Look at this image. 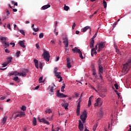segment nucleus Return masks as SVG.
<instances>
[{"label":"nucleus","instance_id":"1","mask_svg":"<svg viewBox=\"0 0 131 131\" xmlns=\"http://www.w3.org/2000/svg\"><path fill=\"white\" fill-rule=\"evenodd\" d=\"M129 65H131V59L128 60V62L124 64L123 68L122 70V73L124 74H127V72L129 71Z\"/></svg>","mask_w":131,"mask_h":131},{"label":"nucleus","instance_id":"2","mask_svg":"<svg viewBox=\"0 0 131 131\" xmlns=\"http://www.w3.org/2000/svg\"><path fill=\"white\" fill-rule=\"evenodd\" d=\"M26 73H19L17 71H13L11 73H9L10 76H12V75H15V76H17V75H19V76H23L24 77H25L26 76Z\"/></svg>","mask_w":131,"mask_h":131},{"label":"nucleus","instance_id":"3","mask_svg":"<svg viewBox=\"0 0 131 131\" xmlns=\"http://www.w3.org/2000/svg\"><path fill=\"white\" fill-rule=\"evenodd\" d=\"M49 89H50L49 90V94L52 96V95H54V91L55 90H56V85L54 83H52L51 85H49L48 87Z\"/></svg>","mask_w":131,"mask_h":131},{"label":"nucleus","instance_id":"4","mask_svg":"<svg viewBox=\"0 0 131 131\" xmlns=\"http://www.w3.org/2000/svg\"><path fill=\"white\" fill-rule=\"evenodd\" d=\"M104 70V68L100 64H98V75L100 78L102 80L103 79V77L102 76V74H103V71Z\"/></svg>","mask_w":131,"mask_h":131},{"label":"nucleus","instance_id":"5","mask_svg":"<svg viewBox=\"0 0 131 131\" xmlns=\"http://www.w3.org/2000/svg\"><path fill=\"white\" fill-rule=\"evenodd\" d=\"M88 118V114L86 113V111L84 110L82 114L80 116V119L83 121V123H84L85 122V120H86V118Z\"/></svg>","mask_w":131,"mask_h":131},{"label":"nucleus","instance_id":"6","mask_svg":"<svg viewBox=\"0 0 131 131\" xmlns=\"http://www.w3.org/2000/svg\"><path fill=\"white\" fill-rule=\"evenodd\" d=\"M91 72L94 78H98V74H97V70L96 69V68L94 64H92Z\"/></svg>","mask_w":131,"mask_h":131},{"label":"nucleus","instance_id":"7","mask_svg":"<svg viewBox=\"0 0 131 131\" xmlns=\"http://www.w3.org/2000/svg\"><path fill=\"white\" fill-rule=\"evenodd\" d=\"M42 56H43V58L46 61H47L48 62L50 61V56L49 52L47 51H45L42 54Z\"/></svg>","mask_w":131,"mask_h":131},{"label":"nucleus","instance_id":"8","mask_svg":"<svg viewBox=\"0 0 131 131\" xmlns=\"http://www.w3.org/2000/svg\"><path fill=\"white\" fill-rule=\"evenodd\" d=\"M103 104V100H102V98L99 97L97 98V99L96 100V103H95V106H102Z\"/></svg>","mask_w":131,"mask_h":131},{"label":"nucleus","instance_id":"9","mask_svg":"<svg viewBox=\"0 0 131 131\" xmlns=\"http://www.w3.org/2000/svg\"><path fill=\"white\" fill-rule=\"evenodd\" d=\"M25 116V113L23 112H20L14 116L15 119L17 117H24Z\"/></svg>","mask_w":131,"mask_h":131},{"label":"nucleus","instance_id":"10","mask_svg":"<svg viewBox=\"0 0 131 131\" xmlns=\"http://www.w3.org/2000/svg\"><path fill=\"white\" fill-rule=\"evenodd\" d=\"M63 42L66 48H68L69 46V42H68V38L67 37H66L64 38L63 39Z\"/></svg>","mask_w":131,"mask_h":131},{"label":"nucleus","instance_id":"11","mask_svg":"<svg viewBox=\"0 0 131 131\" xmlns=\"http://www.w3.org/2000/svg\"><path fill=\"white\" fill-rule=\"evenodd\" d=\"M55 76H56L57 78H60V80H59V82L62 81V80H63V79H62V77H61L60 72L55 73Z\"/></svg>","mask_w":131,"mask_h":131},{"label":"nucleus","instance_id":"12","mask_svg":"<svg viewBox=\"0 0 131 131\" xmlns=\"http://www.w3.org/2000/svg\"><path fill=\"white\" fill-rule=\"evenodd\" d=\"M78 127L80 130H83V124H82V122H81V121L80 120H79Z\"/></svg>","mask_w":131,"mask_h":131},{"label":"nucleus","instance_id":"13","mask_svg":"<svg viewBox=\"0 0 131 131\" xmlns=\"http://www.w3.org/2000/svg\"><path fill=\"white\" fill-rule=\"evenodd\" d=\"M18 45H19V46H20L21 48H23L24 49L26 48V46H25V40L19 41Z\"/></svg>","mask_w":131,"mask_h":131},{"label":"nucleus","instance_id":"14","mask_svg":"<svg viewBox=\"0 0 131 131\" xmlns=\"http://www.w3.org/2000/svg\"><path fill=\"white\" fill-rule=\"evenodd\" d=\"M88 29H90V33H91V32L92 31V28H91V27L90 26L85 27L82 29V32H85Z\"/></svg>","mask_w":131,"mask_h":131},{"label":"nucleus","instance_id":"15","mask_svg":"<svg viewBox=\"0 0 131 131\" xmlns=\"http://www.w3.org/2000/svg\"><path fill=\"white\" fill-rule=\"evenodd\" d=\"M61 105L62 106V107H63V108H64V109L66 110H67V109H68V106H69V103H61Z\"/></svg>","mask_w":131,"mask_h":131},{"label":"nucleus","instance_id":"16","mask_svg":"<svg viewBox=\"0 0 131 131\" xmlns=\"http://www.w3.org/2000/svg\"><path fill=\"white\" fill-rule=\"evenodd\" d=\"M40 122H43V123H45L46 124H48V125H50V122L49 121L46 120L45 118H42L39 120Z\"/></svg>","mask_w":131,"mask_h":131},{"label":"nucleus","instance_id":"17","mask_svg":"<svg viewBox=\"0 0 131 131\" xmlns=\"http://www.w3.org/2000/svg\"><path fill=\"white\" fill-rule=\"evenodd\" d=\"M72 51L73 53H74V54H75V53H79L81 51L80 49H78L77 47H75L74 48L72 49Z\"/></svg>","mask_w":131,"mask_h":131},{"label":"nucleus","instance_id":"18","mask_svg":"<svg viewBox=\"0 0 131 131\" xmlns=\"http://www.w3.org/2000/svg\"><path fill=\"white\" fill-rule=\"evenodd\" d=\"M57 97H58V98H66V97H68V96L63 93H58V95H57Z\"/></svg>","mask_w":131,"mask_h":131},{"label":"nucleus","instance_id":"19","mask_svg":"<svg viewBox=\"0 0 131 131\" xmlns=\"http://www.w3.org/2000/svg\"><path fill=\"white\" fill-rule=\"evenodd\" d=\"M67 66L68 68H71V63H70V59L69 57L67 58Z\"/></svg>","mask_w":131,"mask_h":131},{"label":"nucleus","instance_id":"20","mask_svg":"<svg viewBox=\"0 0 131 131\" xmlns=\"http://www.w3.org/2000/svg\"><path fill=\"white\" fill-rule=\"evenodd\" d=\"M49 8H51V5L49 4L44 5L42 7V10H47V9H49Z\"/></svg>","mask_w":131,"mask_h":131},{"label":"nucleus","instance_id":"21","mask_svg":"<svg viewBox=\"0 0 131 131\" xmlns=\"http://www.w3.org/2000/svg\"><path fill=\"white\" fill-rule=\"evenodd\" d=\"M34 62L35 63V66L37 69H38V60H37L36 59H34Z\"/></svg>","mask_w":131,"mask_h":131},{"label":"nucleus","instance_id":"22","mask_svg":"<svg viewBox=\"0 0 131 131\" xmlns=\"http://www.w3.org/2000/svg\"><path fill=\"white\" fill-rule=\"evenodd\" d=\"M7 119H8V116H4L2 120L3 124H5V123H6V122H7Z\"/></svg>","mask_w":131,"mask_h":131},{"label":"nucleus","instance_id":"23","mask_svg":"<svg viewBox=\"0 0 131 131\" xmlns=\"http://www.w3.org/2000/svg\"><path fill=\"white\" fill-rule=\"evenodd\" d=\"M90 40H91V41H90V47L91 48H93V47H94V43H95V40L91 39Z\"/></svg>","mask_w":131,"mask_h":131},{"label":"nucleus","instance_id":"24","mask_svg":"<svg viewBox=\"0 0 131 131\" xmlns=\"http://www.w3.org/2000/svg\"><path fill=\"white\" fill-rule=\"evenodd\" d=\"M104 47H105V43L103 42H100L99 44V48L101 49V50H102V49H104Z\"/></svg>","mask_w":131,"mask_h":131},{"label":"nucleus","instance_id":"25","mask_svg":"<svg viewBox=\"0 0 131 131\" xmlns=\"http://www.w3.org/2000/svg\"><path fill=\"white\" fill-rule=\"evenodd\" d=\"M99 96L101 98H105V97H106V92H101L99 94Z\"/></svg>","mask_w":131,"mask_h":131},{"label":"nucleus","instance_id":"26","mask_svg":"<svg viewBox=\"0 0 131 131\" xmlns=\"http://www.w3.org/2000/svg\"><path fill=\"white\" fill-rule=\"evenodd\" d=\"M37 122L36 121V118L35 117H34L33 119V124L34 126H35V125H36Z\"/></svg>","mask_w":131,"mask_h":131},{"label":"nucleus","instance_id":"27","mask_svg":"<svg viewBox=\"0 0 131 131\" xmlns=\"http://www.w3.org/2000/svg\"><path fill=\"white\" fill-rule=\"evenodd\" d=\"M12 60H13V57H10L7 58V63L10 64V63H11V62H12Z\"/></svg>","mask_w":131,"mask_h":131},{"label":"nucleus","instance_id":"28","mask_svg":"<svg viewBox=\"0 0 131 131\" xmlns=\"http://www.w3.org/2000/svg\"><path fill=\"white\" fill-rule=\"evenodd\" d=\"M102 5H103L104 9H106L107 8V2L105 0L103 1Z\"/></svg>","mask_w":131,"mask_h":131},{"label":"nucleus","instance_id":"29","mask_svg":"<svg viewBox=\"0 0 131 131\" xmlns=\"http://www.w3.org/2000/svg\"><path fill=\"white\" fill-rule=\"evenodd\" d=\"M3 43L5 44V47H10V43L9 42H7L6 41H3Z\"/></svg>","mask_w":131,"mask_h":131},{"label":"nucleus","instance_id":"30","mask_svg":"<svg viewBox=\"0 0 131 131\" xmlns=\"http://www.w3.org/2000/svg\"><path fill=\"white\" fill-rule=\"evenodd\" d=\"M99 116H100V117H102V116H103V111H102V108H100V111L99 113Z\"/></svg>","mask_w":131,"mask_h":131},{"label":"nucleus","instance_id":"31","mask_svg":"<svg viewBox=\"0 0 131 131\" xmlns=\"http://www.w3.org/2000/svg\"><path fill=\"white\" fill-rule=\"evenodd\" d=\"M76 113H77V116H79V114H80V108H77Z\"/></svg>","mask_w":131,"mask_h":131},{"label":"nucleus","instance_id":"32","mask_svg":"<svg viewBox=\"0 0 131 131\" xmlns=\"http://www.w3.org/2000/svg\"><path fill=\"white\" fill-rule=\"evenodd\" d=\"M14 81H18L19 82L20 81V79H19V78L17 76L15 77L14 78H13V79Z\"/></svg>","mask_w":131,"mask_h":131},{"label":"nucleus","instance_id":"33","mask_svg":"<svg viewBox=\"0 0 131 131\" xmlns=\"http://www.w3.org/2000/svg\"><path fill=\"white\" fill-rule=\"evenodd\" d=\"M96 50H95V49H92L91 50V52L93 53L94 55H97V52L96 51Z\"/></svg>","mask_w":131,"mask_h":131},{"label":"nucleus","instance_id":"34","mask_svg":"<svg viewBox=\"0 0 131 131\" xmlns=\"http://www.w3.org/2000/svg\"><path fill=\"white\" fill-rule=\"evenodd\" d=\"M63 9L64 11H68L69 10V7L68 6H66V5H64Z\"/></svg>","mask_w":131,"mask_h":131},{"label":"nucleus","instance_id":"35","mask_svg":"<svg viewBox=\"0 0 131 131\" xmlns=\"http://www.w3.org/2000/svg\"><path fill=\"white\" fill-rule=\"evenodd\" d=\"M78 53L79 54L80 58H81V59H83V56H82V52H81V51Z\"/></svg>","mask_w":131,"mask_h":131},{"label":"nucleus","instance_id":"36","mask_svg":"<svg viewBox=\"0 0 131 131\" xmlns=\"http://www.w3.org/2000/svg\"><path fill=\"white\" fill-rule=\"evenodd\" d=\"M46 113H52V111L51 110V108H48L45 111Z\"/></svg>","mask_w":131,"mask_h":131},{"label":"nucleus","instance_id":"37","mask_svg":"<svg viewBox=\"0 0 131 131\" xmlns=\"http://www.w3.org/2000/svg\"><path fill=\"white\" fill-rule=\"evenodd\" d=\"M97 35H98V31L96 32V33L95 34V35L93 36L91 39H95L96 37H97Z\"/></svg>","mask_w":131,"mask_h":131},{"label":"nucleus","instance_id":"38","mask_svg":"<svg viewBox=\"0 0 131 131\" xmlns=\"http://www.w3.org/2000/svg\"><path fill=\"white\" fill-rule=\"evenodd\" d=\"M18 31L21 33V34H23V35H25V32H24V30H19Z\"/></svg>","mask_w":131,"mask_h":131},{"label":"nucleus","instance_id":"39","mask_svg":"<svg viewBox=\"0 0 131 131\" xmlns=\"http://www.w3.org/2000/svg\"><path fill=\"white\" fill-rule=\"evenodd\" d=\"M102 60H103V58L100 57L98 60V64H100L101 65V63H102Z\"/></svg>","mask_w":131,"mask_h":131},{"label":"nucleus","instance_id":"40","mask_svg":"<svg viewBox=\"0 0 131 131\" xmlns=\"http://www.w3.org/2000/svg\"><path fill=\"white\" fill-rule=\"evenodd\" d=\"M91 104H92V100L91 99V98H89V102H88V106L90 107Z\"/></svg>","mask_w":131,"mask_h":131},{"label":"nucleus","instance_id":"41","mask_svg":"<svg viewBox=\"0 0 131 131\" xmlns=\"http://www.w3.org/2000/svg\"><path fill=\"white\" fill-rule=\"evenodd\" d=\"M1 40H7V37H1L0 38Z\"/></svg>","mask_w":131,"mask_h":131},{"label":"nucleus","instance_id":"42","mask_svg":"<svg viewBox=\"0 0 131 131\" xmlns=\"http://www.w3.org/2000/svg\"><path fill=\"white\" fill-rule=\"evenodd\" d=\"M98 126V124H96L94 125V126H93V129L94 131L96 130V129H97V127Z\"/></svg>","mask_w":131,"mask_h":131},{"label":"nucleus","instance_id":"43","mask_svg":"<svg viewBox=\"0 0 131 131\" xmlns=\"http://www.w3.org/2000/svg\"><path fill=\"white\" fill-rule=\"evenodd\" d=\"M21 110H23V111H26V106L23 105L21 107Z\"/></svg>","mask_w":131,"mask_h":131},{"label":"nucleus","instance_id":"44","mask_svg":"<svg viewBox=\"0 0 131 131\" xmlns=\"http://www.w3.org/2000/svg\"><path fill=\"white\" fill-rule=\"evenodd\" d=\"M20 51H18L16 53V57H20Z\"/></svg>","mask_w":131,"mask_h":131},{"label":"nucleus","instance_id":"45","mask_svg":"<svg viewBox=\"0 0 131 131\" xmlns=\"http://www.w3.org/2000/svg\"><path fill=\"white\" fill-rule=\"evenodd\" d=\"M39 68L42 69V62L41 61L39 62Z\"/></svg>","mask_w":131,"mask_h":131},{"label":"nucleus","instance_id":"46","mask_svg":"<svg viewBox=\"0 0 131 131\" xmlns=\"http://www.w3.org/2000/svg\"><path fill=\"white\" fill-rule=\"evenodd\" d=\"M39 38H42L43 37V33H41L39 35Z\"/></svg>","mask_w":131,"mask_h":131},{"label":"nucleus","instance_id":"47","mask_svg":"<svg viewBox=\"0 0 131 131\" xmlns=\"http://www.w3.org/2000/svg\"><path fill=\"white\" fill-rule=\"evenodd\" d=\"M8 64H9V63L6 62L3 63L2 65H3V66L4 67H6Z\"/></svg>","mask_w":131,"mask_h":131},{"label":"nucleus","instance_id":"48","mask_svg":"<svg viewBox=\"0 0 131 131\" xmlns=\"http://www.w3.org/2000/svg\"><path fill=\"white\" fill-rule=\"evenodd\" d=\"M12 5H14V6H18V3H15L14 1H12L11 2Z\"/></svg>","mask_w":131,"mask_h":131},{"label":"nucleus","instance_id":"49","mask_svg":"<svg viewBox=\"0 0 131 131\" xmlns=\"http://www.w3.org/2000/svg\"><path fill=\"white\" fill-rule=\"evenodd\" d=\"M115 92L116 94L117 95V96L119 97V98H120V95H119L118 91H117V90H115Z\"/></svg>","mask_w":131,"mask_h":131},{"label":"nucleus","instance_id":"50","mask_svg":"<svg viewBox=\"0 0 131 131\" xmlns=\"http://www.w3.org/2000/svg\"><path fill=\"white\" fill-rule=\"evenodd\" d=\"M33 30H34V31L35 32H37L38 31L39 29H38V28L35 29V28H33Z\"/></svg>","mask_w":131,"mask_h":131},{"label":"nucleus","instance_id":"51","mask_svg":"<svg viewBox=\"0 0 131 131\" xmlns=\"http://www.w3.org/2000/svg\"><path fill=\"white\" fill-rule=\"evenodd\" d=\"M75 26H76V24H75V23H73V26H72V29H74L75 28Z\"/></svg>","mask_w":131,"mask_h":131},{"label":"nucleus","instance_id":"52","mask_svg":"<svg viewBox=\"0 0 131 131\" xmlns=\"http://www.w3.org/2000/svg\"><path fill=\"white\" fill-rule=\"evenodd\" d=\"M36 48H37V50H39V49H40V47H39V45H38V43L36 44Z\"/></svg>","mask_w":131,"mask_h":131},{"label":"nucleus","instance_id":"53","mask_svg":"<svg viewBox=\"0 0 131 131\" xmlns=\"http://www.w3.org/2000/svg\"><path fill=\"white\" fill-rule=\"evenodd\" d=\"M115 88H116V90H118V84L117 83H116L114 84Z\"/></svg>","mask_w":131,"mask_h":131},{"label":"nucleus","instance_id":"54","mask_svg":"<svg viewBox=\"0 0 131 131\" xmlns=\"http://www.w3.org/2000/svg\"><path fill=\"white\" fill-rule=\"evenodd\" d=\"M42 78H43L42 77H40L39 78V82H42Z\"/></svg>","mask_w":131,"mask_h":131},{"label":"nucleus","instance_id":"55","mask_svg":"<svg viewBox=\"0 0 131 131\" xmlns=\"http://www.w3.org/2000/svg\"><path fill=\"white\" fill-rule=\"evenodd\" d=\"M77 108H80V102H79L78 103V105H77Z\"/></svg>","mask_w":131,"mask_h":131},{"label":"nucleus","instance_id":"56","mask_svg":"<svg viewBox=\"0 0 131 131\" xmlns=\"http://www.w3.org/2000/svg\"><path fill=\"white\" fill-rule=\"evenodd\" d=\"M57 71H58V68H54V73L55 74V73H58Z\"/></svg>","mask_w":131,"mask_h":131},{"label":"nucleus","instance_id":"57","mask_svg":"<svg viewBox=\"0 0 131 131\" xmlns=\"http://www.w3.org/2000/svg\"><path fill=\"white\" fill-rule=\"evenodd\" d=\"M7 28H9L10 29V30H12V28H11V25H10V24H9L7 25Z\"/></svg>","mask_w":131,"mask_h":131},{"label":"nucleus","instance_id":"58","mask_svg":"<svg viewBox=\"0 0 131 131\" xmlns=\"http://www.w3.org/2000/svg\"><path fill=\"white\" fill-rule=\"evenodd\" d=\"M91 89H93V90H94V91H95V92L98 93V91L97 90H96V89H95V88H94V86H91Z\"/></svg>","mask_w":131,"mask_h":131},{"label":"nucleus","instance_id":"59","mask_svg":"<svg viewBox=\"0 0 131 131\" xmlns=\"http://www.w3.org/2000/svg\"><path fill=\"white\" fill-rule=\"evenodd\" d=\"M6 99V97L5 96L4 97H2L0 98V100H1V101H3V100H5Z\"/></svg>","mask_w":131,"mask_h":131},{"label":"nucleus","instance_id":"60","mask_svg":"<svg viewBox=\"0 0 131 131\" xmlns=\"http://www.w3.org/2000/svg\"><path fill=\"white\" fill-rule=\"evenodd\" d=\"M40 86L39 85H38V86H36L34 90H38V89H39V87Z\"/></svg>","mask_w":131,"mask_h":131},{"label":"nucleus","instance_id":"61","mask_svg":"<svg viewBox=\"0 0 131 131\" xmlns=\"http://www.w3.org/2000/svg\"><path fill=\"white\" fill-rule=\"evenodd\" d=\"M10 45L11 46H12L13 48H14V47H15V43L11 42V43H10Z\"/></svg>","mask_w":131,"mask_h":131},{"label":"nucleus","instance_id":"62","mask_svg":"<svg viewBox=\"0 0 131 131\" xmlns=\"http://www.w3.org/2000/svg\"><path fill=\"white\" fill-rule=\"evenodd\" d=\"M5 52L6 53H10V50H9L8 49H5Z\"/></svg>","mask_w":131,"mask_h":131},{"label":"nucleus","instance_id":"63","mask_svg":"<svg viewBox=\"0 0 131 131\" xmlns=\"http://www.w3.org/2000/svg\"><path fill=\"white\" fill-rule=\"evenodd\" d=\"M117 23H114L113 25V28H114V27H115V26L117 25Z\"/></svg>","mask_w":131,"mask_h":131},{"label":"nucleus","instance_id":"64","mask_svg":"<svg viewBox=\"0 0 131 131\" xmlns=\"http://www.w3.org/2000/svg\"><path fill=\"white\" fill-rule=\"evenodd\" d=\"M6 13H7V16H9V15H10V11H9V10H7Z\"/></svg>","mask_w":131,"mask_h":131}]
</instances>
